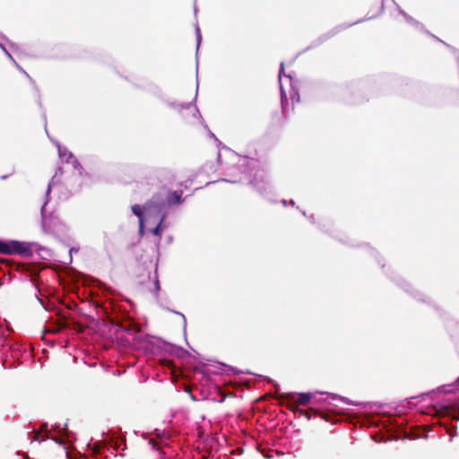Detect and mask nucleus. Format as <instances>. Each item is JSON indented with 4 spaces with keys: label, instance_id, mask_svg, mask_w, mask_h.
Returning <instances> with one entry per match:
<instances>
[{
    "label": "nucleus",
    "instance_id": "1",
    "mask_svg": "<svg viewBox=\"0 0 459 459\" xmlns=\"http://www.w3.org/2000/svg\"><path fill=\"white\" fill-rule=\"evenodd\" d=\"M0 254H18L26 257H30L33 252L30 244L27 242H21L17 240L4 242L0 240Z\"/></svg>",
    "mask_w": 459,
    "mask_h": 459
},
{
    "label": "nucleus",
    "instance_id": "2",
    "mask_svg": "<svg viewBox=\"0 0 459 459\" xmlns=\"http://www.w3.org/2000/svg\"><path fill=\"white\" fill-rule=\"evenodd\" d=\"M167 207L166 201L162 198L160 194H155L145 204L144 209L148 210H155L158 212H161L163 209Z\"/></svg>",
    "mask_w": 459,
    "mask_h": 459
},
{
    "label": "nucleus",
    "instance_id": "3",
    "mask_svg": "<svg viewBox=\"0 0 459 459\" xmlns=\"http://www.w3.org/2000/svg\"><path fill=\"white\" fill-rule=\"evenodd\" d=\"M300 414L305 416L307 420H310L312 416L319 417L321 420H325L326 422H332L333 416L327 412L321 411L316 409L310 408L307 411L300 410Z\"/></svg>",
    "mask_w": 459,
    "mask_h": 459
},
{
    "label": "nucleus",
    "instance_id": "4",
    "mask_svg": "<svg viewBox=\"0 0 459 459\" xmlns=\"http://www.w3.org/2000/svg\"><path fill=\"white\" fill-rule=\"evenodd\" d=\"M182 116L184 118L188 119V124L200 125V117L196 108L193 107H187L183 110Z\"/></svg>",
    "mask_w": 459,
    "mask_h": 459
},
{
    "label": "nucleus",
    "instance_id": "5",
    "mask_svg": "<svg viewBox=\"0 0 459 459\" xmlns=\"http://www.w3.org/2000/svg\"><path fill=\"white\" fill-rule=\"evenodd\" d=\"M281 115H277L276 117H273V120L275 123H281L285 117L288 108H289V101L287 99L286 93L281 90Z\"/></svg>",
    "mask_w": 459,
    "mask_h": 459
},
{
    "label": "nucleus",
    "instance_id": "6",
    "mask_svg": "<svg viewBox=\"0 0 459 459\" xmlns=\"http://www.w3.org/2000/svg\"><path fill=\"white\" fill-rule=\"evenodd\" d=\"M182 191H169L167 196V206L178 204L182 202Z\"/></svg>",
    "mask_w": 459,
    "mask_h": 459
},
{
    "label": "nucleus",
    "instance_id": "7",
    "mask_svg": "<svg viewBox=\"0 0 459 459\" xmlns=\"http://www.w3.org/2000/svg\"><path fill=\"white\" fill-rule=\"evenodd\" d=\"M132 212L138 217L140 227L143 228V207L138 204H134L132 206Z\"/></svg>",
    "mask_w": 459,
    "mask_h": 459
},
{
    "label": "nucleus",
    "instance_id": "8",
    "mask_svg": "<svg viewBox=\"0 0 459 459\" xmlns=\"http://www.w3.org/2000/svg\"><path fill=\"white\" fill-rule=\"evenodd\" d=\"M311 394H300L296 403L300 405H306L310 402Z\"/></svg>",
    "mask_w": 459,
    "mask_h": 459
},
{
    "label": "nucleus",
    "instance_id": "9",
    "mask_svg": "<svg viewBox=\"0 0 459 459\" xmlns=\"http://www.w3.org/2000/svg\"><path fill=\"white\" fill-rule=\"evenodd\" d=\"M164 220V215L161 217L160 222L158 223V225L152 230V233L156 236H160V232H161V223Z\"/></svg>",
    "mask_w": 459,
    "mask_h": 459
},
{
    "label": "nucleus",
    "instance_id": "10",
    "mask_svg": "<svg viewBox=\"0 0 459 459\" xmlns=\"http://www.w3.org/2000/svg\"><path fill=\"white\" fill-rule=\"evenodd\" d=\"M32 439L40 442L41 440H44L45 437L40 438V433L39 432H36V433H34V436H33Z\"/></svg>",
    "mask_w": 459,
    "mask_h": 459
},
{
    "label": "nucleus",
    "instance_id": "11",
    "mask_svg": "<svg viewBox=\"0 0 459 459\" xmlns=\"http://www.w3.org/2000/svg\"><path fill=\"white\" fill-rule=\"evenodd\" d=\"M150 444H152V447H153V448H156V449H157V451H159V450H160V446H159L158 445H156L154 442H150Z\"/></svg>",
    "mask_w": 459,
    "mask_h": 459
},
{
    "label": "nucleus",
    "instance_id": "12",
    "mask_svg": "<svg viewBox=\"0 0 459 459\" xmlns=\"http://www.w3.org/2000/svg\"><path fill=\"white\" fill-rule=\"evenodd\" d=\"M286 397H287L288 399H291V400H293V399H294V395H293V394H287V395H286Z\"/></svg>",
    "mask_w": 459,
    "mask_h": 459
},
{
    "label": "nucleus",
    "instance_id": "13",
    "mask_svg": "<svg viewBox=\"0 0 459 459\" xmlns=\"http://www.w3.org/2000/svg\"><path fill=\"white\" fill-rule=\"evenodd\" d=\"M296 96H297V101L299 100V96L298 95V93H296Z\"/></svg>",
    "mask_w": 459,
    "mask_h": 459
},
{
    "label": "nucleus",
    "instance_id": "14",
    "mask_svg": "<svg viewBox=\"0 0 459 459\" xmlns=\"http://www.w3.org/2000/svg\"><path fill=\"white\" fill-rule=\"evenodd\" d=\"M0 262L4 263V262H5V259H0Z\"/></svg>",
    "mask_w": 459,
    "mask_h": 459
},
{
    "label": "nucleus",
    "instance_id": "15",
    "mask_svg": "<svg viewBox=\"0 0 459 459\" xmlns=\"http://www.w3.org/2000/svg\"><path fill=\"white\" fill-rule=\"evenodd\" d=\"M456 383L459 385V377L457 378Z\"/></svg>",
    "mask_w": 459,
    "mask_h": 459
}]
</instances>
